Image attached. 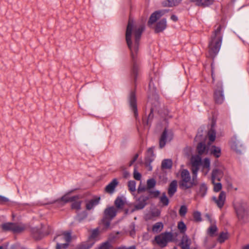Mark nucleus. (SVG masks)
Returning a JSON list of instances; mask_svg holds the SVG:
<instances>
[{
	"mask_svg": "<svg viewBox=\"0 0 249 249\" xmlns=\"http://www.w3.org/2000/svg\"><path fill=\"white\" fill-rule=\"evenodd\" d=\"M143 30V25L138 26L134 24L132 19L130 18L129 19L125 33V39L127 46L130 51L131 58L134 62L132 75L135 81L138 74V66L135 62V60L137 57L139 42Z\"/></svg>",
	"mask_w": 249,
	"mask_h": 249,
	"instance_id": "1",
	"label": "nucleus"
},
{
	"mask_svg": "<svg viewBox=\"0 0 249 249\" xmlns=\"http://www.w3.org/2000/svg\"><path fill=\"white\" fill-rule=\"evenodd\" d=\"M221 30L222 26L220 24L216 25L209 41V53L212 58L218 53L221 46L222 42Z\"/></svg>",
	"mask_w": 249,
	"mask_h": 249,
	"instance_id": "2",
	"label": "nucleus"
},
{
	"mask_svg": "<svg viewBox=\"0 0 249 249\" xmlns=\"http://www.w3.org/2000/svg\"><path fill=\"white\" fill-rule=\"evenodd\" d=\"M72 192H69L64 195L61 198V200L64 203L71 202V209L76 211L79 210L81 209L82 203V201L80 200L79 199L81 198L82 196L81 195L71 196V194Z\"/></svg>",
	"mask_w": 249,
	"mask_h": 249,
	"instance_id": "3",
	"label": "nucleus"
},
{
	"mask_svg": "<svg viewBox=\"0 0 249 249\" xmlns=\"http://www.w3.org/2000/svg\"><path fill=\"white\" fill-rule=\"evenodd\" d=\"M234 208L238 221L240 223L245 224L249 222V215L245 204L237 202L234 205Z\"/></svg>",
	"mask_w": 249,
	"mask_h": 249,
	"instance_id": "4",
	"label": "nucleus"
},
{
	"mask_svg": "<svg viewBox=\"0 0 249 249\" xmlns=\"http://www.w3.org/2000/svg\"><path fill=\"white\" fill-rule=\"evenodd\" d=\"M173 240V233L170 232H164L161 233L154 238L153 241V244H157L160 248L166 247L169 242Z\"/></svg>",
	"mask_w": 249,
	"mask_h": 249,
	"instance_id": "5",
	"label": "nucleus"
},
{
	"mask_svg": "<svg viewBox=\"0 0 249 249\" xmlns=\"http://www.w3.org/2000/svg\"><path fill=\"white\" fill-rule=\"evenodd\" d=\"M71 240V234L68 232L64 233L56 236L54 239L56 243V249H63L67 248Z\"/></svg>",
	"mask_w": 249,
	"mask_h": 249,
	"instance_id": "6",
	"label": "nucleus"
},
{
	"mask_svg": "<svg viewBox=\"0 0 249 249\" xmlns=\"http://www.w3.org/2000/svg\"><path fill=\"white\" fill-rule=\"evenodd\" d=\"M224 168L220 167L213 170L212 174V182L214 187H221L220 178L223 177Z\"/></svg>",
	"mask_w": 249,
	"mask_h": 249,
	"instance_id": "7",
	"label": "nucleus"
},
{
	"mask_svg": "<svg viewBox=\"0 0 249 249\" xmlns=\"http://www.w3.org/2000/svg\"><path fill=\"white\" fill-rule=\"evenodd\" d=\"M173 136L174 134L172 130L165 128L160 139V147L162 148L164 147L167 142H170L173 139Z\"/></svg>",
	"mask_w": 249,
	"mask_h": 249,
	"instance_id": "8",
	"label": "nucleus"
},
{
	"mask_svg": "<svg viewBox=\"0 0 249 249\" xmlns=\"http://www.w3.org/2000/svg\"><path fill=\"white\" fill-rule=\"evenodd\" d=\"M191 162L192 166L193 176V185H196L195 183V179L196 177V174L199 169V166L201 163V159L199 156H194L191 158Z\"/></svg>",
	"mask_w": 249,
	"mask_h": 249,
	"instance_id": "9",
	"label": "nucleus"
},
{
	"mask_svg": "<svg viewBox=\"0 0 249 249\" xmlns=\"http://www.w3.org/2000/svg\"><path fill=\"white\" fill-rule=\"evenodd\" d=\"M128 100L130 107L134 112L135 117H136L138 115V112L136 104V97L135 91H131L129 96Z\"/></svg>",
	"mask_w": 249,
	"mask_h": 249,
	"instance_id": "10",
	"label": "nucleus"
},
{
	"mask_svg": "<svg viewBox=\"0 0 249 249\" xmlns=\"http://www.w3.org/2000/svg\"><path fill=\"white\" fill-rule=\"evenodd\" d=\"M168 10H162L157 11L153 13L150 16L148 24L149 25L155 23L158 19H159L164 14L167 13Z\"/></svg>",
	"mask_w": 249,
	"mask_h": 249,
	"instance_id": "11",
	"label": "nucleus"
},
{
	"mask_svg": "<svg viewBox=\"0 0 249 249\" xmlns=\"http://www.w3.org/2000/svg\"><path fill=\"white\" fill-rule=\"evenodd\" d=\"M214 98L215 102L218 104H221L224 102V96L221 85H219L215 89L214 93Z\"/></svg>",
	"mask_w": 249,
	"mask_h": 249,
	"instance_id": "12",
	"label": "nucleus"
},
{
	"mask_svg": "<svg viewBox=\"0 0 249 249\" xmlns=\"http://www.w3.org/2000/svg\"><path fill=\"white\" fill-rule=\"evenodd\" d=\"M231 146L232 149L238 154H242L244 150V147L241 142L238 140L233 141Z\"/></svg>",
	"mask_w": 249,
	"mask_h": 249,
	"instance_id": "13",
	"label": "nucleus"
},
{
	"mask_svg": "<svg viewBox=\"0 0 249 249\" xmlns=\"http://www.w3.org/2000/svg\"><path fill=\"white\" fill-rule=\"evenodd\" d=\"M226 195L225 193L221 191L220 192L218 198H217L215 196L213 197V199L215 203L216 204L217 206L221 208L224 205Z\"/></svg>",
	"mask_w": 249,
	"mask_h": 249,
	"instance_id": "14",
	"label": "nucleus"
},
{
	"mask_svg": "<svg viewBox=\"0 0 249 249\" xmlns=\"http://www.w3.org/2000/svg\"><path fill=\"white\" fill-rule=\"evenodd\" d=\"M117 211L114 207H110L107 208L104 212L105 218L109 220H111L116 214Z\"/></svg>",
	"mask_w": 249,
	"mask_h": 249,
	"instance_id": "15",
	"label": "nucleus"
},
{
	"mask_svg": "<svg viewBox=\"0 0 249 249\" xmlns=\"http://www.w3.org/2000/svg\"><path fill=\"white\" fill-rule=\"evenodd\" d=\"M154 188H138L137 191L138 193L142 192L146 190L149 194L151 197H157L160 195V192L157 190H154Z\"/></svg>",
	"mask_w": 249,
	"mask_h": 249,
	"instance_id": "16",
	"label": "nucleus"
},
{
	"mask_svg": "<svg viewBox=\"0 0 249 249\" xmlns=\"http://www.w3.org/2000/svg\"><path fill=\"white\" fill-rule=\"evenodd\" d=\"M191 2H193L195 5L205 7L212 5L214 0H190Z\"/></svg>",
	"mask_w": 249,
	"mask_h": 249,
	"instance_id": "17",
	"label": "nucleus"
},
{
	"mask_svg": "<svg viewBox=\"0 0 249 249\" xmlns=\"http://www.w3.org/2000/svg\"><path fill=\"white\" fill-rule=\"evenodd\" d=\"M180 176L182 181V185L185 186L184 183H186L190 181L191 177L190 173L186 169H183L180 172Z\"/></svg>",
	"mask_w": 249,
	"mask_h": 249,
	"instance_id": "18",
	"label": "nucleus"
},
{
	"mask_svg": "<svg viewBox=\"0 0 249 249\" xmlns=\"http://www.w3.org/2000/svg\"><path fill=\"white\" fill-rule=\"evenodd\" d=\"M166 20L162 19L159 21L157 24L155 29V32L160 33L162 32L166 28Z\"/></svg>",
	"mask_w": 249,
	"mask_h": 249,
	"instance_id": "19",
	"label": "nucleus"
},
{
	"mask_svg": "<svg viewBox=\"0 0 249 249\" xmlns=\"http://www.w3.org/2000/svg\"><path fill=\"white\" fill-rule=\"evenodd\" d=\"M182 0H166L162 2L164 7H172L176 6L181 3Z\"/></svg>",
	"mask_w": 249,
	"mask_h": 249,
	"instance_id": "20",
	"label": "nucleus"
},
{
	"mask_svg": "<svg viewBox=\"0 0 249 249\" xmlns=\"http://www.w3.org/2000/svg\"><path fill=\"white\" fill-rule=\"evenodd\" d=\"M202 172L204 175H206L210 170V161L208 158L204 159L202 162Z\"/></svg>",
	"mask_w": 249,
	"mask_h": 249,
	"instance_id": "21",
	"label": "nucleus"
},
{
	"mask_svg": "<svg viewBox=\"0 0 249 249\" xmlns=\"http://www.w3.org/2000/svg\"><path fill=\"white\" fill-rule=\"evenodd\" d=\"M197 150L199 155L203 154H208L209 152L208 149L202 142H199L197 146Z\"/></svg>",
	"mask_w": 249,
	"mask_h": 249,
	"instance_id": "22",
	"label": "nucleus"
},
{
	"mask_svg": "<svg viewBox=\"0 0 249 249\" xmlns=\"http://www.w3.org/2000/svg\"><path fill=\"white\" fill-rule=\"evenodd\" d=\"M163 225L161 222H157L152 227V231L154 233H158L162 231Z\"/></svg>",
	"mask_w": 249,
	"mask_h": 249,
	"instance_id": "23",
	"label": "nucleus"
},
{
	"mask_svg": "<svg viewBox=\"0 0 249 249\" xmlns=\"http://www.w3.org/2000/svg\"><path fill=\"white\" fill-rule=\"evenodd\" d=\"M181 244L182 249L187 247H188L191 245V241L187 235H184L182 237Z\"/></svg>",
	"mask_w": 249,
	"mask_h": 249,
	"instance_id": "24",
	"label": "nucleus"
},
{
	"mask_svg": "<svg viewBox=\"0 0 249 249\" xmlns=\"http://www.w3.org/2000/svg\"><path fill=\"white\" fill-rule=\"evenodd\" d=\"M125 199L123 197H118L115 201V205L117 208H122L125 204Z\"/></svg>",
	"mask_w": 249,
	"mask_h": 249,
	"instance_id": "25",
	"label": "nucleus"
},
{
	"mask_svg": "<svg viewBox=\"0 0 249 249\" xmlns=\"http://www.w3.org/2000/svg\"><path fill=\"white\" fill-rule=\"evenodd\" d=\"M210 153L213 155L215 157L218 158L221 155V149L215 146H212L210 148Z\"/></svg>",
	"mask_w": 249,
	"mask_h": 249,
	"instance_id": "26",
	"label": "nucleus"
},
{
	"mask_svg": "<svg viewBox=\"0 0 249 249\" xmlns=\"http://www.w3.org/2000/svg\"><path fill=\"white\" fill-rule=\"evenodd\" d=\"M172 161L170 159H165L162 160L161 163V168L162 169H169L172 167Z\"/></svg>",
	"mask_w": 249,
	"mask_h": 249,
	"instance_id": "27",
	"label": "nucleus"
},
{
	"mask_svg": "<svg viewBox=\"0 0 249 249\" xmlns=\"http://www.w3.org/2000/svg\"><path fill=\"white\" fill-rule=\"evenodd\" d=\"M14 223H6L1 225V228L4 231H14Z\"/></svg>",
	"mask_w": 249,
	"mask_h": 249,
	"instance_id": "28",
	"label": "nucleus"
},
{
	"mask_svg": "<svg viewBox=\"0 0 249 249\" xmlns=\"http://www.w3.org/2000/svg\"><path fill=\"white\" fill-rule=\"evenodd\" d=\"M100 198L90 200L86 204V208L87 210H91L94 206L98 203Z\"/></svg>",
	"mask_w": 249,
	"mask_h": 249,
	"instance_id": "29",
	"label": "nucleus"
},
{
	"mask_svg": "<svg viewBox=\"0 0 249 249\" xmlns=\"http://www.w3.org/2000/svg\"><path fill=\"white\" fill-rule=\"evenodd\" d=\"M25 229V226L23 224L14 223V232H20Z\"/></svg>",
	"mask_w": 249,
	"mask_h": 249,
	"instance_id": "30",
	"label": "nucleus"
},
{
	"mask_svg": "<svg viewBox=\"0 0 249 249\" xmlns=\"http://www.w3.org/2000/svg\"><path fill=\"white\" fill-rule=\"evenodd\" d=\"M160 201L164 206H167L169 204V199L166 196L165 193H163L161 196L160 197Z\"/></svg>",
	"mask_w": 249,
	"mask_h": 249,
	"instance_id": "31",
	"label": "nucleus"
},
{
	"mask_svg": "<svg viewBox=\"0 0 249 249\" xmlns=\"http://www.w3.org/2000/svg\"><path fill=\"white\" fill-rule=\"evenodd\" d=\"M209 139L211 142H213L215 139L216 133L213 129H211L208 133Z\"/></svg>",
	"mask_w": 249,
	"mask_h": 249,
	"instance_id": "32",
	"label": "nucleus"
},
{
	"mask_svg": "<svg viewBox=\"0 0 249 249\" xmlns=\"http://www.w3.org/2000/svg\"><path fill=\"white\" fill-rule=\"evenodd\" d=\"M228 238V233L227 232H222L220 234L218 238V241L222 243L224 242L226 239H227Z\"/></svg>",
	"mask_w": 249,
	"mask_h": 249,
	"instance_id": "33",
	"label": "nucleus"
},
{
	"mask_svg": "<svg viewBox=\"0 0 249 249\" xmlns=\"http://www.w3.org/2000/svg\"><path fill=\"white\" fill-rule=\"evenodd\" d=\"M217 229L215 224V222H214L211 224V226L209 228L208 232L210 235H213L214 233L216 231Z\"/></svg>",
	"mask_w": 249,
	"mask_h": 249,
	"instance_id": "34",
	"label": "nucleus"
},
{
	"mask_svg": "<svg viewBox=\"0 0 249 249\" xmlns=\"http://www.w3.org/2000/svg\"><path fill=\"white\" fill-rule=\"evenodd\" d=\"M201 213L200 212L198 211L195 212L193 213V217L194 220L197 222H199L202 221V218L201 216Z\"/></svg>",
	"mask_w": 249,
	"mask_h": 249,
	"instance_id": "35",
	"label": "nucleus"
},
{
	"mask_svg": "<svg viewBox=\"0 0 249 249\" xmlns=\"http://www.w3.org/2000/svg\"><path fill=\"white\" fill-rule=\"evenodd\" d=\"M87 216V214L85 212H83L80 214H77L76 217V220L79 222H81L83 220H84Z\"/></svg>",
	"mask_w": 249,
	"mask_h": 249,
	"instance_id": "36",
	"label": "nucleus"
},
{
	"mask_svg": "<svg viewBox=\"0 0 249 249\" xmlns=\"http://www.w3.org/2000/svg\"><path fill=\"white\" fill-rule=\"evenodd\" d=\"M178 227L181 232H184L186 229V227L183 222H179L178 223Z\"/></svg>",
	"mask_w": 249,
	"mask_h": 249,
	"instance_id": "37",
	"label": "nucleus"
},
{
	"mask_svg": "<svg viewBox=\"0 0 249 249\" xmlns=\"http://www.w3.org/2000/svg\"><path fill=\"white\" fill-rule=\"evenodd\" d=\"M187 208L186 206L183 205L181 206L179 210V213L181 216H183L187 213Z\"/></svg>",
	"mask_w": 249,
	"mask_h": 249,
	"instance_id": "38",
	"label": "nucleus"
},
{
	"mask_svg": "<svg viewBox=\"0 0 249 249\" xmlns=\"http://www.w3.org/2000/svg\"><path fill=\"white\" fill-rule=\"evenodd\" d=\"M156 181L154 178H150L147 181V187H155Z\"/></svg>",
	"mask_w": 249,
	"mask_h": 249,
	"instance_id": "39",
	"label": "nucleus"
},
{
	"mask_svg": "<svg viewBox=\"0 0 249 249\" xmlns=\"http://www.w3.org/2000/svg\"><path fill=\"white\" fill-rule=\"evenodd\" d=\"M118 184L116 178H114L106 187H116Z\"/></svg>",
	"mask_w": 249,
	"mask_h": 249,
	"instance_id": "40",
	"label": "nucleus"
},
{
	"mask_svg": "<svg viewBox=\"0 0 249 249\" xmlns=\"http://www.w3.org/2000/svg\"><path fill=\"white\" fill-rule=\"evenodd\" d=\"M111 245L108 242L103 243L99 249H110Z\"/></svg>",
	"mask_w": 249,
	"mask_h": 249,
	"instance_id": "41",
	"label": "nucleus"
},
{
	"mask_svg": "<svg viewBox=\"0 0 249 249\" xmlns=\"http://www.w3.org/2000/svg\"><path fill=\"white\" fill-rule=\"evenodd\" d=\"M176 188H169L168 194L169 196L171 197L176 192Z\"/></svg>",
	"mask_w": 249,
	"mask_h": 249,
	"instance_id": "42",
	"label": "nucleus"
},
{
	"mask_svg": "<svg viewBox=\"0 0 249 249\" xmlns=\"http://www.w3.org/2000/svg\"><path fill=\"white\" fill-rule=\"evenodd\" d=\"M134 178L135 179H136V180H140L141 178V174L139 173V172H138L135 170H134Z\"/></svg>",
	"mask_w": 249,
	"mask_h": 249,
	"instance_id": "43",
	"label": "nucleus"
},
{
	"mask_svg": "<svg viewBox=\"0 0 249 249\" xmlns=\"http://www.w3.org/2000/svg\"><path fill=\"white\" fill-rule=\"evenodd\" d=\"M107 220H108L107 218H105V217H104V218L103 220V223L105 226V227L106 228H107L109 227L110 225V222Z\"/></svg>",
	"mask_w": 249,
	"mask_h": 249,
	"instance_id": "44",
	"label": "nucleus"
},
{
	"mask_svg": "<svg viewBox=\"0 0 249 249\" xmlns=\"http://www.w3.org/2000/svg\"><path fill=\"white\" fill-rule=\"evenodd\" d=\"M99 232L98 230H94L92 231L90 237L92 238H95L98 235Z\"/></svg>",
	"mask_w": 249,
	"mask_h": 249,
	"instance_id": "45",
	"label": "nucleus"
},
{
	"mask_svg": "<svg viewBox=\"0 0 249 249\" xmlns=\"http://www.w3.org/2000/svg\"><path fill=\"white\" fill-rule=\"evenodd\" d=\"M138 156H139L138 154H136L134 155L133 159L129 162V166H131L135 162V161L137 160Z\"/></svg>",
	"mask_w": 249,
	"mask_h": 249,
	"instance_id": "46",
	"label": "nucleus"
},
{
	"mask_svg": "<svg viewBox=\"0 0 249 249\" xmlns=\"http://www.w3.org/2000/svg\"><path fill=\"white\" fill-rule=\"evenodd\" d=\"M206 191H207L206 188H204V187L200 188V192H199L198 195L201 196H203L205 195V194H206Z\"/></svg>",
	"mask_w": 249,
	"mask_h": 249,
	"instance_id": "47",
	"label": "nucleus"
},
{
	"mask_svg": "<svg viewBox=\"0 0 249 249\" xmlns=\"http://www.w3.org/2000/svg\"><path fill=\"white\" fill-rule=\"evenodd\" d=\"M147 154L148 156H150L151 157H153L154 156V150H153V148L152 147L149 148L147 150Z\"/></svg>",
	"mask_w": 249,
	"mask_h": 249,
	"instance_id": "48",
	"label": "nucleus"
},
{
	"mask_svg": "<svg viewBox=\"0 0 249 249\" xmlns=\"http://www.w3.org/2000/svg\"><path fill=\"white\" fill-rule=\"evenodd\" d=\"M160 211L159 210H156L152 212V215L154 217H157L160 215Z\"/></svg>",
	"mask_w": 249,
	"mask_h": 249,
	"instance_id": "49",
	"label": "nucleus"
},
{
	"mask_svg": "<svg viewBox=\"0 0 249 249\" xmlns=\"http://www.w3.org/2000/svg\"><path fill=\"white\" fill-rule=\"evenodd\" d=\"M105 191L108 194H112L115 191V188H106Z\"/></svg>",
	"mask_w": 249,
	"mask_h": 249,
	"instance_id": "50",
	"label": "nucleus"
},
{
	"mask_svg": "<svg viewBox=\"0 0 249 249\" xmlns=\"http://www.w3.org/2000/svg\"><path fill=\"white\" fill-rule=\"evenodd\" d=\"M9 199L3 196H0V203H4L5 202H8Z\"/></svg>",
	"mask_w": 249,
	"mask_h": 249,
	"instance_id": "51",
	"label": "nucleus"
},
{
	"mask_svg": "<svg viewBox=\"0 0 249 249\" xmlns=\"http://www.w3.org/2000/svg\"><path fill=\"white\" fill-rule=\"evenodd\" d=\"M177 185H178V182H177V181L176 180H173L171 182L169 187H177Z\"/></svg>",
	"mask_w": 249,
	"mask_h": 249,
	"instance_id": "52",
	"label": "nucleus"
},
{
	"mask_svg": "<svg viewBox=\"0 0 249 249\" xmlns=\"http://www.w3.org/2000/svg\"><path fill=\"white\" fill-rule=\"evenodd\" d=\"M205 217H207L208 220L210 222L211 224H212L214 222V221H213V220L211 217V216L209 214H206Z\"/></svg>",
	"mask_w": 249,
	"mask_h": 249,
	"instance_id": "53",
	"label": "nucleus"
},
{
	"mask_svg": "<svg viewBox=\"0 0 249 249\" xmlns=\"http://www.w3.org/2000/svg\"><path fill=\"white\" fill-rule=\"evenodd\" d=\"M171 19L173 21H175V22L177 21H178V18L177 16H176V15H172L171 16Z\"/></svg>",
	"mask_w": 249,
	"mask_h": 249,
	"instance_id": "54",
	"label": "nucleus"
},
{
	"mask_svg": "<svg viewBox=\"0 0 249 249\" xmlns=\"http://www.w3.org/2000/svg\"><path fill=\"white\" fill-rule=\"evenodd\" d=\"M135 186V181H130L129 182L128 187H133Z\"/></svg>",
	"mask_w": 249,
	"mask_h": 249,
	"instance_id": "55",
	"label": "nucleus"
},
{
	"mask_svg": "<svg viewBox=\"0 0 249 249\" xmlns=\"http://www.w3.org/2000/svg\"><path fill=\"white\" fill-rule=\"evenodd\" d=\"M33 236H34V237L36 240H38V239H40V238H41V237H38L37 235V234L35 232H33Z\"/></svg>",
	"mask_w": 249,
	"mask_h": 249,
	"instance_id": "56",
	"label": "nucleus"
},
{
	"mask_svg": "<svg viewBox=\"0 0 249 249\" xmlns=\"http://www.w3.org/2000/svg\"><path fill=\"white\" fill-rule=\"evenodd\" d=\"M221 188H213V191L215 192H220Z\"/></svg>",
	"mask_w": 249,
	"mask_h": 249,
	"instance_id": "57",
	"label": "nucleus"
},
{
	"mask_svg": "<svg viewBox=\"0 0 249 249\" xmlns=\"http://www.w3.org/2000/svg\"><path fill=\"white\" fill-rule=\"evenodd\" d=\"M153 116V113L152 110H151V112L149 115L148 118V121H149V120H150Z\"/></svg>",
	"mask_w": 249,
	"mask_h": 249,
	"instance_id": "58",
	"label": "nucleus"
},
{
	"mask_svg": "<svg viewBox=\"0 0 249 249\" xmlns=\"http://www.w3.org/2000/svg\"><path fill=\"white\" fill-rule=\"evenodd\" d=\"M129 190L131 192L133 193L136 190V188H129Z\"/></svg>",
	"mask_w": 249,
	"mask_h": 249,
	"instance_id": "59",
	"label": "nucleus"
},
{
	"mask_svg": "<svg viewBox=\"0 0 249 249\" xmlns=\"http://www.w3.org/2000/svg\"><path fill=\"white\" fill-rule=\"evenodd\" d=\"M242 249H249V245L244 246Z\"/></svg>",
	"mask_w": 249,
	"mask_h": 249,
	"instance_id": "60",
	"label": "nucleus"
},
{
	"mask_svg": "<svg viewBox=\"0 0 249 249\" xmlns=\"http://www.w3.org/2000/svg\"><path fill=\"white\" fill-rule=\"evenodd\" d=\"M167 178H166V177H164L163 178V179H162L163 182H166V181H167Z\"/></svg>",
	"mask_w": 249,
	"mask_h": 249,
	"instance_id": "61",
	"label": "nucleus"
},
{
	"mask_svg": "<svg viewBox=\"0 0 249 249\" xmlns=\"http://www.w3.org/2000/svg\"><path fill=\"white\" fill-rule=\"evenodd\" d=\"M196 249V248H193V249H191V248H190V247H187L183 248V249Z\"/></svg>",
	"mask_w": 249,
	"mask_h": 249,
	"instance_id": "62",
	"label": "nucleus"
},
{
	"mask_svg": "<svg viewBox=\"0 0 249 249\" xmlns=\"http://www.w3.org/2000/svg\"><path fill=\"white\" fill-rule=\"evenodd\" d=\"M126 249H136V248L135 246H132L128 248H126Z\"/></svg>",
	"mask_w": 249,
	"mask_h": 249,
	"instance_id": "63",
	"label": "nucleus"
},
{
	"mask_svg": "<svg viewBox=\"0 0 249 249\" xmlns=\"http://www.w3.org/2000/svg\"><path fill=\"white\" fill-rule=\"evenodd\" d=\"M117 249H126V248H124V247H123V248H118Z\"/></svg>",
	"mask_w": 249,
	"mask_h": 249,
	"instance_id": "64",
	"label": "nucleus"
}]
</instances>
